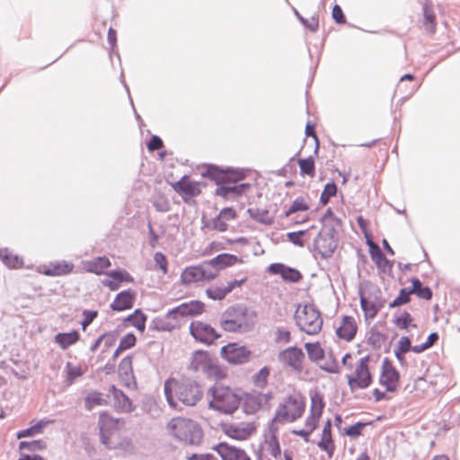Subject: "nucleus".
Returning <instances> with one entry per match:
<instances>
[{"label":"nucleus","instance_id":"obj_1","mask_svg":"<svg viewBox=\"0 0 460 460\" xmlns=\"http://www.w3.org/2000/svg\"><path fill=\"white\" fill-rule=\"evenodd\" d=\"M164 395L169 406L177 409L175 398L185 406H195L203 397L200 385L194 379L181 376L179 379L168 378L164 385Z\"/></svg>","mask_w":460,"mask_h":460},{"label":"nucleus","instance_id":"obj_2","mask_svg":"<svg viewBox=\"0 0 460 460\" xmlns=\"http://www.w3.org/2000/svg\"><path fill=\"white\" fill-rule=\"evenodd\" d=\"M256 317V312L247 305L234 304L222 314L220 327L228 332H247L254 327Z\"/></svg>","mask_w":460,"mask_h":460},{"label":"nucleus","instance_id":"obj_3","mask_svg":"<svg viewBox=\"0 0 460 460\" xmlns=\"http://www.w3.org/2000/svg\"><path fill=\"white\" fill-rule=\"evenodd\" d=\"M172 435L188 446L201 445L204 431L199 423L187 418H174L168 423Z\"/></svg>","mask_w":460,"mask_h":460},{"label":"nucleus","instance_id":"obj_4","mask_svg":"<svg viewBox=\"0 0 460 460\" xmlns=\"http://www.w3.org/2000/svg\"><path fill=\"white\" fill-rule=\"evenodd\" d=\"M305 410V402L304 399L299 400L293 395H288L284 402L279 404L274 417L269 423L270 437L278 436L279 428L276 421L288 420L294 422L301 418Z\"/></svg>","mask_w":460,"mask_h":460},{"label":"nucleus","instance_id":"obj_5","mask_svg":"<svg viewBox=\"0 0 460 460\" xmlns=\"http://www.w3.org/2000/svg\"><path fill=\"white\" fill-rule=\"evenodd\" d=\"M208 394L212 399L208 402L210 409L225 414L234 413L240 406L243 397L229 386L214 385Z\"/></svg>","mask_w":460,"mask_h":460},{"label":"nucleus","instance_id":"obj_6","mask_svg":"<svg viewBox=\"0 0 460 460\" xmlns=\"http://www.w3.org/2000/svg\"><path fill=\"white\" fill-rule=\"evenodd\" d=\"M358 296L360 307L366 319H374L386 302L380 288L369 281L360 283Z\"/></svg>","mask_w":460,"mask_h":460},{"label":"nucleus","instance_id":"obj_7","mask_svg":"<svg viewBox=\"0 0 460 460\" xmlns=\"http://www.w3.org/2000/svg\"><path fill=\"white\" fill-rule=\"evenodd\" d=\"M189 369L198 372L201 371L208 377L217 381L226 377V371L218 364L217 358H213L209 352L204 349H197L191 354V360Z\"/></svg>","mask_w":460,"mask_h":460},{"label":"nucleus","instance_id":"obj_8","mask_svg":"<svg viewBox=\"0 0 460 460\" xmlns=\"http://www.w3.org/2000/svg\"><path fill=\"white\" fill-rule=\"evenodd\" d=\"M295 319L299 329L306 334L315 335L322 330L321 313L313 304L305 305L301 313L296 310Z\"/></svg>","mask_w":460,"mask_h":460},{"label":"nucleus","instance_id":"obj_9","mask_svg":"<svg viewBox=\"0 0 460 460\" xmlns=\"http://www.w3.org/2000/svg\"><path fill=\"white\" fill-rule=\"evenodd\" d=\"M369 359V355L361 358L356 366L354 374L347 376L348 385L351 392L356 389H367L373 383V376L368 368Z\"/></svg>","mask_w":460,"mask_h":460},{"label":"nucleus","instance_id":"obj_10","mask_svg":"<svg viewBox=\"0 0 460 460\" xmlns=\"http://www.w3.org/2000/svg\"><path fill=\"white\" fill-rule=\"evenodd\" d=\"M252 352L238 342H229L220 349V356L230 365H243L251 360Z\"/></svg>","mask_w":460,"mask_h":460},{"label":"nucleus","instance_id":"obj_11","mask_svg":"<svg viewBox=\"0 0 460 460\" xmlns=\"http://www.w3.org/2000/svg\"><path fill=\"white\" fill-rule=\"evenodd\" d=\"M191 337L199 343L211 346L217 340L222 337L221 333L209 323L202 321H192L189 327Z\"/></svg>","mask_w":460,"mask_h":460},{"label":"nucleus","instance_id":"obj_12","mask_svg":"<svg viewBox=\"0 0 460 460\" xmlns=\"http://www.w3.org/2000/svg\"><path fill=\"white\" fill-rule=\"evenodd\" d=\"M208 264L205 261L198 265L187 267L181 275V280L183 285H190L199 281H210L217 277V272H212L207 270Z\"/></svg>","mask_w":460,"mask_h":460},{"label":"nucleus","instance_id":"obj_13","mask_svg":"<svg viewBox=\"0 0 460 460\" xmlns=\"http://www.w3.org/2000/svg\"><path fill=\"white\" fill-rule=\"evenodd\" d=\"M278 358L279 362L289 367L296 373L303 371L305 353L301 348L297 346L288 347L279 353Z\"/></svg>","mask_w":460,"mask_h":460},{"label":"nucleus","instance_id":"obj_14","mask_svg":"<svg viewBox=\"0 0 460 460\" xmlns=\"http://www.w3.org/2000/svg\"><path fill=\"white\" fill-rule=\"evenodd\" d=\"M172 187L179 195L181 196L185 203H190L192 198L201 193L199 182L190 181V176L185 174L179 181L172 183Z\"/></svg>","mask_w":460,"mask_h":460},{"label":"nucleus","instance_id":"obj_15","mask_svg":"<svg viewBox=\"0 0 460 460\" xmlns=\"http://www.w3.org/2000/svg\"><path fill=\"white\" fill-rule=\"evenodd\" d=\"M267 271L271 275L280 276L282 280L288 283H298L303 279L300 270L281 262L270 264Z\"/></svg>","mask_w":460,"mask_h":460},{"label":"nucleus","instance_id":"obj_16","mask_svg":"<svg viewBox=\"0 0 460 460\" xmlns=\"http://www.w3.org/2000/svg\"><path fill=\"white\" fill-rule=\"evenodd\" d=\"M367 244L369 249L370 257L376 263L378 270L384 273L391 272L394 261H390L385 256L378 244L373 241L372 236L367 235Z\"/></svg>","mask_w":460,"mask_h":460},{"label":"nucleus","instance_id":"obj_17","mask_svg":"<svg viewBox=\"0 0 460 460\" xmlns=\"http://www.w3.org/2000/svg\"><path fill=\"white\" fill-rule=\"evenodd\" d=\"M339 242L333 237L324 236L322 233L318 232L314 239V250L317 252L324 260L332 257L338 247Z\"/></svg>","mask_w":460,"mask_h":460},{"label":"nucleus","instance_id":"obj_18","mask_svg":"<svg viewBox=\"0 0 460 460\" xmlns=\"http://www.w3.org/2000/svg\"><path fill=\"white\" fill-rule=\"evenodd\" d=\"M118 374L122 385L128 389H137V383L133 372L132 356L124 357L118 367Z\"/></svg>","mask_w":460,"mask_h":460},{"label":"nucleus","instance_id":"obj_19","mask_svg":"<svg viewBox=\"0 0 460 460\" xmlns=\"http://www.w3.org/2000/svg\"><path fill=\"white\" fill-rule=\"evenodd\" d=\"M119 420L111 417L107 411H103L99 416V436L102 444L108 446L113 431L116 430Z\"/></svg>","mask_w":460,"mask_h":460},{"label":"nucleus","instance_id":"obj_20","mask_svg":"<svg viewBox=\"0 0 460 460\" xmlns=\"http://www.w3.org/2000/svg\"><path fill=\"white\" fill-rule=\"evenodd\" d=\"M222 460H251L246 452L226 442H219L212 447Z\"/></svg>","mask_w":460,"mask_h":460},{"label":"nucleus","instance_id":"obj_21","mask_svg":"<svg viewBox=\"0 0 460 460\" xmlns=\"http://www.w3.org/2000/svg\"><path fill=\"white\" fill-rule=\"evenodd\" d=\"M111 279H105L102 281L103 286L108 287L110 290H118L123 282L133 283L134 278L124 269L117 268L105 273Z\"/></svg>","mask_w":460,"mask_h":460},{"label":"nucleus","instance_id":"obj_22","mask_svg":"<svg viewBox=\"0 0 460 460\" xmlns=\"http://www.w3.org/2000/svg\"><path fill=\"white\" fill-rule=\"evenodd\" d=\"M137 297L136 291L128 288L119 292L111 303L110 308L114 312H123L134 306Z\"/></svg>","mask_w":460,"mask_h":460},{"label":"nucleus","instance_id":"obj_23","mask_svg":"<svg viewBox=\"0 0 460 460\" xmlns=\"http://www.w3.org/2000/svg\"><path fill=\"white\" fill-rule=\"evenodd\" d=\"M109 392L113 397L114 407L119 412L130 413L135 411L132 400L115 385H111Z\"/></svg>","mask_w":460,"mask_h":460},{"label":"nucleus","instance_id":"obj_24","mask_svg":"<svg viewBox=\"0 0 460 460\" xmlns=\"http://www.w3.org/2000/svg\"><path fill=\"white\" fill-rule=\"evenodd\" d=\"M221 429L226 436L233 439L246 440L252 435L256 428L252 422H250L242 428L232 423H223Z\"/></svg>","mask_w":460,"mask_h":460},{"label":"nucleus","instance_id":"obj_25","mask_svg":"<svg viewBox=\"0 0 460 460\" xmlns=\"http://www.w3.org/2000/svg\"><path fill=\"white\" fill-rule=\"evenodd\" d=\"M242 258L231 253H220L211 260L205 261V264L214 269L213 272L219 273L220 270L228 267L234 266L237 263H243Z\"/></svg>","mask_w":460,"mask_h":460},{"label":"nucleus","instance_id":"obj_26","mask_svg":"<svg viewBox=\"0 0 460 460\" xmlns=\"http://www.w3.org/2000/svg\"><path fill=\"white\" fill-rule=\"evenodd\" d=\"M332 420L328 419L323 425V430H322V437L321 440L317 443V447L322 450L324 451L329 458H332L333 456V454L335 452V443L332 438Z\"/></svg>","mask_w":460,"mask_h":460},{"label":"nucleus","instance_id":"obj_27","mask_svg":"<svg viewBox=\"0 0 460 460\" xmlns=\"http://www.w3.org/2000/svg\"><path fill=\"white\" fill-rule=\"evenodd\" d=\"M357 331L358 325L355 319L352 316L344 315L340 327L336 330V335L339 339L351 341L355 338Z\"/></svg>","mask_w":460,"mask_h":460},{"label":"nucleus","instance_id":"obj_28","mask_svg":"<svg viewBox=\"0 0 460 460\" xmlns=\"http://www.w3.org/2000/svg\"><path fill=\"white\" fill-rule=\"evenodd\" d=\"M74 267V264L70 261H58L50 262L48 266H44L42 273L49 277L63 276L71 273Z\"/></svg>","mask_w":460,"mask_h":460},{"label":"nucleus","instance_id":"obj_29","mask_svg":"<svg viewBox=\"0 0 460 460\" xmlns=\"http://www.w3.org/2000/svg\"><path fill=\"white\" fill-rule=\"evenodd\" d=\"M205 170L201 172L203 178H207L214 181L217 185L226 183V171L225 167L214 164H205Z\"/></svg>","mask_w":460,"mask_h":460},{"label":"nucleus","instance_id":"obj_30","mask_svg":"<svg viewBox=\"0 0 460 460\" xmlns=\"http://www.w3.org/2000/svg\"><path fill=\"white\" fill-rule=\"evenodd\" d=\"M400 372L396 368H391L385 374H380L379 384L385 387L386 392L394 393L400 384Z\"/></svg>","mask_w":460,"mask_h":460},{"label":"nucleus","instance_id":"obj_31","mask_svg":"<svg viewBox=\"0 0 460 460\" xmlns=\"http://www.w3.org/2000/svg\"><path fill=\"white\" fill-rule=\"evenodd\" d=\"M183 318H194L201 315L206 309L205 304L200 300H190L180 304Z\"/></svg>","mask_w":460,"mask_h":460},{"label":"nucleus","instance_id":"obj_32","mask_svg":"<svg viewBox=\"0 0 460 460\" xmlns=\"http://www.w3.org/2000/svg\"><path fill=\"white\" fill-rule=\"evenodd\" d=\"M80 340V333L77 330H72L68 332H58L54 341L62 349H66L71 345L76 343Z\"/></svg>","mask_w":460,"mask_h":460},{"label":"nucleus","instance_id":"obj_33","mask_svg":"<svg viewBox=\"0 0 460 460\" xmlns=\"http://www.w3.org/2000/svg\"><path fill=\"white\" fill-rule=\"evenodd\" d=\"M147 315L140 308H137L132 314L124 318V324L128 323L137 331L143 332L146 329Z\"/></svg>","mask_w":460,"mask_h":460},{"label":"nucleus","instance_id":"obj_34","mask_svg":"<svg viewBox=\"0 0 460 460\" xmlns=\"http://www.w3.org/2000/svg\"><path fill=\"white\" fill-rule=\"evenodd\" d=\"M51 420H40L35 424L30 426L29 428L19 430L16 433V438L18 439L24 438H32L39 434H41L46 428V426L50 423Z\"/></svg>","mask_w":460,"mask_h":460},{"label":"nucleus","instance_id":"obj_35","mask_svg":"<svg viewBox=\"0 0 460 460\" xmlns=\"http://www.w3.org/2000/svg\"><path fill=\"white\" fill-rule=\"evenodd\" d=\"M0 260L9 269H19L23 264L22 259L8 248H0Z\"/></svg>","mask_w":460,"mask_h":460},{"label":"nucleus","instance_id":"obj_36","mask_svg":"<svg viewBox=\"0 0 460 460\" xmlns=\"http://www.w3.org/2000/svg\"><path fill=\"white\" fill-rule=\"evenodd\" d=\"M410 281L411 283V289L412 290V294L425 300H430L432 298L433 292L429 286H424L416 277L411 278Z\"/></svg>","mask_w":460,"mask_h":460},{"label":"nucleus","instance_id":"obj_37","mask_svg":"<svg viewBox=\"0 0 460 460\" xmlns=\"http://www.w3.org/2000/svg\"><path fill=\"white\" fill-rule=\"evenodd\" d=\"M242 401L243 410L246 414H254L262 407V403L256 394H245V397Z\"/></svg>","mask_w":460,"mask_h":460},{"label":"nucleus","instance_id":"obj_38","mask_svg":"<svg viewBox=\"0 0 460 460\" xmlns=\"http://www.w3.org/2000/svg\"><path fill=\"white\" fill-rule=\"evenodd\" d=\"M178 327L177 323H173L166 315L164 316H156L155 317L149 325L150 330L157 331V332H172L175 328Z\"/></svg>","mask_w":460,"mask_h":460},{"label":"nucleus","instance_id":"obj_39","mask_svg":"<svg viewBox=\"0 0 460 460\" xmlns=\"http://www.w3.org/2000/svg\"><path fill=\"white\" fill-rule=\"evenodd\" d=\"M111 266V261L106 256H100L93 261H88L86 271L96 275L104 274V270Z\"/></svg>","mask_w":460,"mask_h":460},{"label":"nucleus","instance_id":"obj_40","mask_svg":"<svg viewBox=\"0 0 460 460\" xmlns=\"http://www.w3.org/2000/svg\"><path fill=\"white\" fill-rule=\"evenodd\" d=\"M247 213L252 219L265 226H270L274 223V218L269 216L268 209L249 208Z\"/></svg>","mask_w":460,"mask_h":460},{"label":"nucleus","instance_id":"obj_41","mask_svg":"<svg viewBox=\"0 0 460 460\" xmlns=\"http://www.w3.org/2000/svg\"><path fill=\"white\" fill-rule=\"evenodd\" d=\"M310 414L314 415L316 418H321L325 406L323 395L320 392L315 391L310 395Z\"/></svg>","mask_w":460,"mask_h":460},{"label":"nucleus","instance_id":"obj_42","mask_svg":"<svg viewBox=\"0 0 460 460\" xmlns=\"http://www.w3.org/2000/svg\"><path fill=\"white\" fill-rule=\"evenodd\" d=\"M226 183H237L244 180L248 175V171L243 168H235L226 166Z\"/></svg>","mask_w":460,"mask_h":460},{"label":"nucleus","instance_id":"obj_43","mask_svg":"<svg viewBox=\"0 0 460 460\" xmlns=\"http://www.w3.org/2000/svg\"><path fill=\"white\" fill-rule=\"evenodd\" d=\"M436 15L428 3H425L423 4V26L429 33L433 34L436 31Z\"/></svg>","mask_w":460,"mask_h":460},{"label":"nucleus","instance_id":"obj_44","mask_svg":"<svg viewBox=\"0 0 460 460\" xmlns=\"http://www.w3.org/2000/svg\"><path fill=\"white\" fill-rule=\"evenodd\" d=\"M374 421H358L353 425L348 426L341 430V434L351 438H357L362 435L364 428L370 426Z\"/></svg>","mask_w":460,"mask_h":460},{"label":"nucleus","instance_id":"obj_45","mask_svg":"<svg viewBox=\"0 0 460 460\" xmlns=\"http://www.w3.org/2000/svg\"><path fill=\"white\" fill-rule=\"evenodd\" d=\"M108 402L102 397V394L97 391L90 392L84 398V408L92 411L94 406L107 405Z\"/></svg>","mask_w":460,"mask_h":460},{"label":"nucleus","instance_id":"obj_46","mask_svg":"<svg viewBox=\"0 0 460 460\" xmlns=\"http://www.w3.org/2000/svg\"><path fill=\"white\" fill-rule=\"evenodd\" d=\"M305 349L312 362H317L324 358V350L319 342H306Z\"/></svg>","mask_w":460,"mask_h":460},{"label":"nucleus","instance_id":"obj_47","mask_svg":"<svg viewBox=\"0 0 460 460\" xmlns=\"http://www.w3.org/2000/svg\"><path fill=\"white\" fill-rule=\"evenodd\" d=\"M300 167V174L302 176L308 175L314 177L315 174V163L312 155L307 158H299L296 160Z\"/></svg>","mask_w":460,"mask_h":460},{"label":"nucleus","instance_id":"obj_48","mask_svg":"<svg viewBox=\"0 0 460 460\" xmlns=\"http://www.w3.org/2000/svg\"><path fill=\"white\" fill-rule=\"evenodd\" d=\"M47 448V442L42 439H33L31 441L23 440L19 443V450H27L30 452L42 451Z\"/></svg>","mask_w":460,"mask_h":460},{"label":"nucleus","instance_id":"obj_49","mask_svg":"<svg viewBox=\"0 0 460 460\" xmlns=\"http://www.w3.org/2000/svg\"><path fill=\"white\" fill-rule=\"evenodd\" d=\"M337 185L334 181L327 182L321 193L319 202L322 206H325L329 203L330 199L337 194Z\"/></svg>","mask_w":460,"mask_h":460},{"label":"nucleus","instance_id":"obj_50","mask_svg":"<svg viewBox=\"0 0 460 460\" xmlns=\"http://www.w3.org/2000/svg\"><path fill=\"white\" fill-rule=\"evenodd\" d=\"M387 338V334L382 333L375 328H371L367 337V343H369L373 349H380L386 341Z\"/></svg>","mask_w":460,"mask_h":460},{"label":"nucleus","instance_id":"obj_51","mask_svg":"<svg viewBox=\"0 0 460 460\" xmlns=\"http://www.w3.org/2000/svg\"><path fill=\"white\" fill-rule=\"evenodd\" d=\"M412 290L410 288H401L398 296L389 303V307L394 308L408 304L411 301V295Z\"/></svg>","mask_w":460,"mask_h":460},{"label":"nucleus","instance_id":"obj_52","mask_svg":"<svg viewBox=\"0 0 460 460\" xmlns=\"http://www.w3.org/2000/svg\"><path fill=\"white\" fill-rule=\"evenodd\" d=\"M294 13L299 22L310 31L316 32L319 28V20L318 15H313L310 20L305 18L300 14V13L294 8Z\"/></svg>","mask_w":460,"mask_h":460},{"label":"nucleus","instance_id":"obj_53","mask_svg":"<svg viewBox=\"0 0 460 460\" xmlns=\"http://www.w3.org/2000/svg\"><path fill=\"white\" fill-rule=\"evenodd\" d=\"M310 208L309 205L305 201V199L301 196L297 197L289 207L284 212V217H288L290 215L298 211H307Z\"/></svg>","mask_w":460,"mask_h":460},{"label":"nucleus","instance_id":"obj_54","mask_svg":"<svg viewBox=\"0 0 460 460\" xmlns=\"http://www.w3.org/2000/svg\"><path fill=\"white\" fill-rule=\"evenodd\" d=\"M393 322L401 330L407 329L409 326H412L414 328L417 326L415 323H412V317L407 311H404L401 315L396 316Z\"/></svg>","mask_w":460,"mask_h":460},{"label":"nucleus","instance_id":"obj_55","mask_svg":"<svg viewBox=\"0 0 460 460\" xmlns=\"http://www.w3.org/2000/svg\"><path fill=\"white\" fill-rule=\"evenodd\" d=\"M270 373V368L268 366L261 367L253 376V383L257 387L263 388L268 384V377Z\"/></svg>","mask_w":460,"mask_h":460},{"label":"nucleus","instance_id":"obj_56","mask_svg":"<svg viewBox=\"0 0 460 460\" xmlns=\"http://www.w3.org/2000/svg\"><path fill=\"white\" fill-rule=\"evenodd\" d=\"M206 295L208 298L215 301H221L228 295L226 288L210 287L206 289Z\"/></svg>","mask_w":460,"mask_h":460},{"label":"nucleus","instance_id":"obj_57","mask_svg":"<svg viewBox=\"0 0 460 460\" xmlns=\"http://www.w3.org/2000/svg\"><path fill=\"white\" fill-rule=\"evenodd\" d=\"M251 186H252L251 183H248V182H243V183L229 186L231 200H235L239 197L245 194L249 190Z\"/></svg>","mask_w":460,"mask_h":460},{"label":"nucleus","instance_id":"obj_58","mask_svg":"<svg viewBox=\"0 0 460 460\" xmlns=\"http://www.w3.org/2000/svg\"><path fill=\"white\" fill-rule=\"evenodd\" d=\"M66 382L68 384H73L74 381L83 376L84 372L80 367H75L71 362H66Z\"/></svg>","mask_w":460,"mask_h":460},{"label":"nucleus","instance_id":"obj_59","mask_svg":"<svg viewBox=\"0 0 460 460\" xmlns=\"http://www.w3.org/2000/svg\"><path fill=\"white\" fill-rule=\"evenodd\" d=\"M98 311L97 310H89L84 309L82 312L83 320L81 321V325L83 331H85L86 328L93 323V322L98 317Z\"/></svg>","mask_w":460,"mask_h":460},{"label":"nucleus","instance_id":"obj_60","mask_svg":"<svg viewBox=\"0 0 460 460\" xmlns=\"http://www.w3.org/2000/svg\"><path fill=\"white\" fill-rule=\"evenodd\" d=\"M307 231L308 230H299L295 232H288L287 234V238L291 243L299 247H304L305 241L302 237L307 233Z\"/></svg>","mask_w":460,"mask_h":460},{"label":"nucleus","instance_id":"obj_61","mask_svg":"<svg viewBox=\"0 0 460 460\" xmlns=\"http://www.w3.org/2000/svg\"><path fill=\"white\" fill-rule=\"evenodd\" d=\"M137 343V337L133 332H128L124 335L119 341V349H129Z\"/></svg>","mask_w":460,"mask_h":460},{"label":"nucleus","instance_id":"obj_62","mask_svg":"<svg viewBox=\"0 0 460 460\" xmlns=\"http://www.w3.org/2000/svg\"><path fill=\"white\" fill-rule=\"evenodd\" d=\"M322 225V228L319 232L322 233L324 236L333 237L337 242H339V234L338 231L336 230V224L325 223Z\"/></svg>","mask_w":460,"mask_h":460},{"label":"nucleus","instance_id":"obj_63","mask_svg":"<svg viewBox=\"0 0 460 460\" xmlns=\"http://www.w3.org/2000/svg\"><path fill=\"white\" fill-rule=\"evenodd\" d=\"M270 448V454L274 458H279L281 455V448L278 436L270 437L269 440H266Z\"/></svg>","mask_w":460,"mask_h":460},{"label":"nucleus","instance_id":"obj_64","mask_svg":"<svg viewBox=\"0 0 460 460\" xmlns=\"http://www.w3.org/2000/svg\"><path fill=\"white\" fill-rule=\"evenodd\" d=\"M154 261L155 265L163 271L164 274L168 272V261L163 252H156L154 255Z\"/></svg>","mask_w":460,"mask_h":460}]
</instances>
